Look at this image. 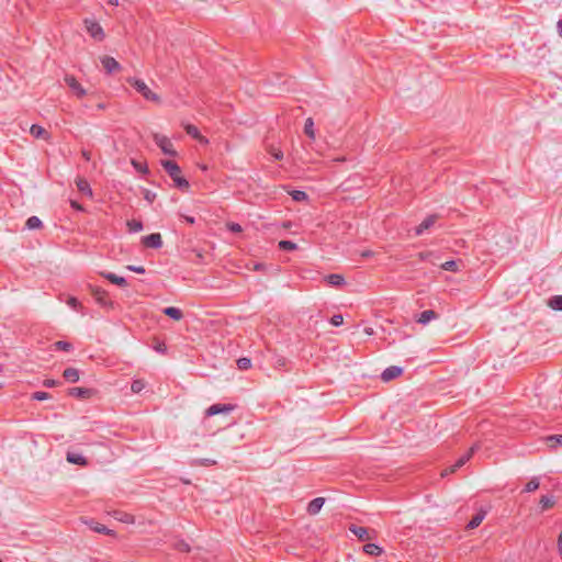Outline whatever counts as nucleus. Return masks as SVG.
Returning a JSON list of instances; mask_svg holds the SVG:
<instances>
[{
	"instance_id": "nucleus-1",
	"label": "nucleus",
	"mask_w": 562,
	"mask_h": 562,
	"mask_svg": "<svg viewBox=\"0 0 562 562\" xmlns=\"http://www.w3.org/2000/svg\"><path fill=\"white\" fill-rule=\"evenodd\" d=\"M126 81L138 92L143 95V98L149 102H153L155 104L161 103V97L159 93L155 92L144 80L130 77L126 79Z\"/></svg>"
},
{
	"instance_id": "nucleus-2",
	"label": "nucleus",
	"mask_w": 562,
	"mask_h": 562,
	"mask_svg": "<svg viewBox=\"0 0 562 562\" xmlns=\"http://www.w3.org/2000/svg\"><path fill=\"white\" fill-rule=\"evenodd\" d=\"M161 165L178 188L189 190V182L182 177L181 169L175 161L164 160Z\"/></svg>"
},
{
	"instance_id": "nucleus-3",
	"label": "nucleus",
	"mask_w": 562,
	"mask_h": 562,
	"mask_svg": "<svg viewBox=\"0 0 562 562\" xmlns=\"http://www.w3.org/2000/svg\"><path fill=\"white\" fill-rule=\"evenodd\" d=\"M85 26L87 32L97 41H103L105 37L102 26L94 20L86 19Z\"/></svg>"
},
{
	"instance_id": "nucleus-4",
	"label": "nucleus",
	"mask_w": 562,
	"mask_h": 562,
	"mask_svg": "<svg viewBox=\"0 0 562 562\" xmlns=\"http://www.w3.org/2000/svg\"><path fill=\"white\" fill-rule=\"evenodd\" d=\"M154 140L156 145L166 154L170 156H176L177 151L173 148L171 140L161 134H154Z\"/></svg>"
},
{
	"instance_id": "nucleus-5",
	"label": "nucleus",
	"mask_w": 562,
	"mask_h": 562,
	"mask_svg": "<svg viewBox=\"0 0 562 562\" xmlns=\"http://www.w3.org/2000/svg\"><path fill=\"white\" fill-rule=\"evenodd\" d=\"M235 409V405H232V404H213L211 405L206 412H205V415L206 416H214V415H217V414H225V415H228L231 414L233 411Z\"/></svg>"
},
{
	"instance_id": "nucleus-6",
	"label": "nucleus",
	"mask_w": 562,
	"mask_h": 562,
	"mask_svg": "<svg viewBox=\"0 0 562 562\" xmlns=\"http://www.w3.org/2000/svg\"><path fill=\"white\" fill-rule=\"evenodd\" d=\"M475 449H476V446L471 447L470 450L467 453H464L463 456H461L453 465H451L450 468L446 469L443 471L442 475H447L448 473H453L458 469L463 467L470 460V458L474 453Z\"/></svg>"
},
{
	"instance_id": "nucleus-7",
	"label": "nucleus",
	"mask_w": 562,
	"mask_h": 562,
	"mask_svg": "<svg viewBox=\"0 0 562 562\" xmlns=\"http://www.w3.org/2000/svg\"><path fill=\"white\" fill-rule=\"evenodd\" d=\"M475 449H476V446L471 447L470 450L467 453H464L463 456H461L453 465H451L450 468L446 469L443 471L442 475H447L448 473H453L458 469L463 467L470 460V458L474 453Z\"/></svg>"
},
{
	"instance_id": "nucleus-8",
	"label": "nucleus",
	"mask_w": 562,
	"mask_h": 562,
	"mask_svg": "<svg viewBox=\"0 0 562 562\" xmlns=\"http://www.w3.org/2000/svg\"><path fill=\"white\" fill-rule=\"evenodd\" d=\"M403 373V368L398 366H391L381 373V380L383 382H390Z\"/></svg>"
},
{
	"instance_id": "nucleus-9",
	"label": "nucleus",
	"mask_w": 562,
	"mask_h": 562,
	"mask_svg": "<svg viewBox=\"0 0 562 562\" xmlns=\"http://www.w3.org/2000/svg\"><path fill=\"white\" fill-rule=\"evenodd\" d=\"M65 82L77 94V97L82 98L86 95V89L77 81V79L74 76L67 75L65 77Z\"/></svg>"
},
{
	"instance_id": "nucleus-10",
	"label": "nucleus",
	"mask_w": 562,
	"mask_h": 562,
	"mask_svg": "<svg viewBox=\"0 0 562 562\" xmlns=\"http://www.w3.org/2000/svg\"><path fill=\"white\" fill-rule=\"evenodd\" d=\"M91 293L100 305L112 307V302L110 301L108 293L104 290L100 288H92Z\"/></svg>"
},
{
	"instance_id": "nucleus-11",
	"label": "nucleus",
	"mask_w": 562,
	"mask_h": 562,
	"mask_svg": "<svg viewBox=\"0 0 562 562\" xmlns=\"http://www.w3.org/2000/svg\"><path fill=\"white\" fill-rule=\"evenodd\" d=\"M142 243L148 248H159L162 245L161 235L154 233L143 237Z\"/></svg>"
},
{
	"instance_id": "nucleus-12",
	"label": "nucleus",
	"mask_w": 562,
	"mask_h": 562,
	"mask_svg": "<svg viewBox=\"0 0 562 562\" xmlns=\"http://www.w3.org/2000/svg\"><path fill=\"white\" fill-rule=\"evenodd\" d=\"M349 530L361 541L370 540L372 539V536L370 535V531L366 527L351 525L349 527Z\"/></svg>"
},
{
	"instance_id": "nucleus-13",
	"label": "nucleus",
	"mask_w": 562,
	"mask_h": 562,
	"mask_svg": "<svg viewBox=\"0 0 562 562\" xmlns=\"http://www.w3.org/2000/svg\"><path fill=\"white\" fill-rule=\"evenodd\" d=\"M101 63H102V66L104 67V69L109 74H111L113 71H117V70L121 69L120 64L113 57L102 56L101 57Z\"/></svg>"
},
{
	"instance_id": "nucleus-14",
	"label": "nucleus",
	"mask_w": 562,
	"mask_h": 562,
	"mask_svg": "<svg viewBox=\"0 0 562 562\" xmlns=\"http://www.w3.org/2000/svg\"><path fill=\"white\" fill-rule=\"evenodd\" d=\"M438 314L432 311V310H427V311H424L422 312L417 318H416V322L422 324V325H427L428 323H430L431 321H436L438 319Z\"/></svg>"
},
{
	"instance_id": "nucleus-15",
	"label": "nucleus",
	"mask_w": 562,
	"mask_h": 562,
	"mask_svg": "<svg viewBox=\"0 0 562 562\" xmlns=\"http://www.w3.org/2000/svg\"><path fill=\"white\" fill-rule=\"evenodd\" d=\"M268 356V360L273 364L276 369H282L286 364V359L282 353H263Z\"/></svg>"
},
{
	"instance_id": "nucleus-16",
	"label": "nucleus",
	"mask_w": 562,
	"mask_h": 562,
	"mask_svg": "<svg viewBox=\"0 0 562 562\" xmlns=\"http://www.w3.org/2000/svg\"><path fill=\"white\" fill-rule=\"evenodd\" d=\"M66 460L71 464L86 467L88 464V460L81 453L78 452H67Z\"/></svg>"
},
{
	"instance_id": "nucleus-17",
	"label": "nucleus",
	"mask_w": 562,
	"mask_h": 562,
	"mask_svg": "<svg viewBox=\"0 0 562 562\" xmlns=\"http://www.w3.org/2000/svg\"><path fill=\"white\" fill-rule=\"evenodd\" d=\"M324 504H325L324 497H316V498L312 499L307 505V513L310 515L318 514L321 512L322 507L324 506Z\"/></svg>"
},
{
	"instance_id": "nucleus-18",
	"label": "nucleus",
	"mask_w": 562,
	"mask_h": 562,
	"mask_svg": "<svg viewBox=\"0 0 562 562\" xmlns=\"http://www.w3.org/2000/svg\"><path fill=\"white\" fill-rule=\"evenodd\" d=\"M184 130L186 132L192 136L193 138H195L198 142L202 143V144H209V139L205 138L203 135H201V133L199 132L198 127L194 126V125H191V124H186L184 125Z\"/></svg>"
},
{
	"instance_id": "nucleus-19",
	"label": "nucleus",
	"mask_w": 562,
	"mask_h": 562,
	"mask_svg": "<svg viewBox=\"0 0 562 562\" xmlns=\"http://www.w3.org/2000/svg\"><path fill=\"white\" fill-rule=\"evenodd\" d=\"M30 133L35 138H42V139H45V140H49L50 139L49 133L43 126L37 125V124H33L31 126Z\"/></svg>"
},
{
	"instance_id": "nucleus-20",
	"label": "nucleus",
	"mask_w": 562,
	"mask_h": 562,
	"mask_svg": "<svg viewBox=\"0 0 562 562\" xmlns=\"http://www.w3.org/2000/svg\"><path fill=\"white\" fill-rule=\"evenodd\" d=\"M162 313L173 319L175 322H180L183 318V312L179 307L169 306L164 308Z\"/></svg>"
},
{
	"instance_id": "nucleus-21",
	"label": "nucleus",
	"mask_w": 562,
	"mask_h": 562,
	"mask_svg": "<svg viewBox=\"0 0 562 562\" xmlns=\"http://www.w3.org/2000/svg\"><path fill=\"white\" fill-rule=\"evenodd\" d=\"M76 186L81 193H83L85 195H87L89 198H92V195H93L92 190L90 188L89 182L85 178L77 177Z\"/></svg>"
},
{
	"instance_id": "nucleus-22",
	"label": "nucleus",
	"mask_w": 562,
	"mask_h": 562,
	"mask_svg": "<svg viewBox=\"0 0 562 562\" xmlns=\"http://www.w3.org/2000/svg\"><path fill=\"white\" fill-rule=\"evenodd\" d=\"M101 276L112 282L113 284H116L119 286H126L127 282L123 277H119L112 272H102Z\"/></svg>"
},
{
	"instance_id": "nucleus-23",
	"label": "nucleus",
	"mask_w": 562,
	"mask_h": 562,
	"mask_svg": "<svg viewBox=\"0 0 562 562\" xmlns=\"http://www.w3.org/2000/svg\"><path fill=\"white\" fill-rule=\"evenodd\" d=\"M436 221H437V216L436 215L428 216L416 228V234L417 235H422L426 229L431 227L436 223Z\"/></svg>"
},
{
	"instance_id": "nucleus-24",
	"label": "nucleus",
	"mask_w": 562,
	"mask_h": 562,
	"mask_svg": "<svg viewBox=\"0 0 562 562\" xmlns=\"http://www.w3.org/2000/svg\"><path fill=\"white\" fill-rule=\"evenodd\" d=\"M325 281L331 286H341L345 284V278L338 273L326 276Z\"/></svg>"
},
{
	"instance_id": "nucleus-25",
	"label": "nucleus",
	"mask_w": 562,
	"mask_h": 562,
	"mask_svg": "<svg viewBox=\"0 0 562 562\" xmlns=\"http://www.w3.org/2000/svg\"><path fill=\"white\" fill-rule=\"evenodd\" d=\"M485 515H486V513L484 510H480L479 513H476L472 517V519L468 522L467 528L475 529L476 527H479L481 525V522L483 521V519L485 518Z\"/></svg>"
},
{
	"instance_id": "nucleus-26",
	"label": "nucleus",
	"mask_w": 562,
	"mask_h": 562,
	"mask_svg": "<svg viewBox=\"0 0 562 562\" xmlns=\"http://www.w3.org/2000/svg\"><path fill=\"white\" fill-rule=\"evenodd\" d=\"M555 504V499L553 496L543 495L539 501V507L541 512L548 510L552 508Z\"/></svg>"
},
{
	"instance_id": "nucleus-27",
	"label": "nucleus",
	"mask_w": 562,
	"mask_h": 562,
	"mask_svg": "<svg viewBox=\"0 0 562 562\" xmlns=\"http://www.w3.org/2000/svg\"><path fill=\"white\" fill-rule=\"evenodd\" d=\"M89 527L98 532V533H103V535H109V536H113L114 535V531L109 529L108 527H105L104 525H101L99 522H95V521H90L89 522Z\"/></svg>"
},
{
	"instance_id": "nucleus-28",
	"label": "nucleus",
	"mask_w": 562,
	"mask_h": 562,
	"mask_svg": "<svg viewBox=\"0 0 562 562\" xmlns=\"http://www.w3.org/2000/svg\"><path fill=\"white\" fill-rule=\"evenodd\" d=\"M63 376L65 378L66 381L75 383L79 380V371L75 368H67L64 371Z\"/></svg>"
},
{
	"instance_id": "nucleus-29",
	"label": "nucleus",
	"mask_w": 562,
	"mask_h": 562,
	"mask_svg": "<svg viewBox=\"0 0 562 562\" xmlns=\"http://www.w3.org/2000/svg\"><path fill=\"white\" fill-rule=\"evenodd\" d=\"M363 551L369 554V555H373V557H379L383 553V549L375 544V543H367L364 547H363Z\"/></svg>"
},
{
	"instance_id": "nucleus-30",
	"label": "nucleus",
	"mask_w": 562,
	"mask_h": 562,
	"mask_svg": "<svg viewBox=\"0 0 562 562\" xmlns=\"http://www.w3.org/2000/svg\"><path fill=\"white\" fill-rule=\"evenodd\" d=\"M114 518L124 524H134L135 518L133 515L124 513V512H114Z\"/></svg>"
},
{
	"instance_id": "nucleus-31",
	"label": "nucleus",
	"mask_w": 562,
	"mask_h": 562,
	"mask_svg": "<svg viewBox=\"0 0 562 562\" xmlns=\"http://www.w3.org/2000/svg\"><path fill=\"white\" fill-rule=\"evenodd\" d=\"M91 391L85 387H72L69 390V395L82 398L88 397Z\"/></svg>"
},
{
	"instance_id": "nucleus-32",
	"label": "nucleus",
	"mask_w": 562,
	"mask_h": 562,
	"mask_svg": "<svg viewBox=\"0 0 562 562\" xmlns=\"http://www.w3.org/2000/svg\"><path fill=\"white\" fill-rule=\"evenodd\" d=\"M304 133L311 138L315 139L314 121L312 117L305 120Z\"/></svg>"
},
{
	"instance_id": "nucleus-33",
	"label": "nucleus",
	"mask_w": 562,
	"mask_h": 562,
	"mask_svg": "<svg viewBox=\"0 0 562 562\" xmlns=\"http://www.w3.org/2000/svg\"><path fill=\"white\" fill-rule=\"evenodd\" d=\"M216 464V461L214 459H194L191 461V465H199V467H211Z\"/></svg>"
},
{
	"instance_id": "nucleus-34",
	"label": "nucleus",
	"mask_w": 562,
	"mask_h": 562,
	"mask_svg": "<svg viewBox=\"0 0 562 562\" xmlns=\"http://www.w3.org/2000/svg\"><path fill=\"white\" fill-rule=\"evenodd\" d=\"M540 482L538 477H532L524 487V492L530 493L539 488Z\"/></svg>"
},
{
	"instance_id": "nucleus-35",
	"label": "nucleus",
	"mask_w": 562,
	"mask_h": 562,
	"mask_svg": "<svg viewBox=\"0 0 562 562\" xmlns=\"http://www.w3.org/2000/svg\"><path fill=\"white\" fill-rule=\"evenodd\" d=\"M548 305L555 311H562V295H557L550 299Z\"/></svg>"
},
{
	"instance_id": "nucleus-36",
	"label": "nucleus",
	"mask_w": 562,
	"mask_h": 562,
	"mask_svg": "<svg viewBox=\"0 0 562 562\" xmlns=\"http://www.w3.org/2000/svg\"><path fill=\"white\" fill-rule=\"evenodd\" d=\"M25 225L29 229H37L42 226V221L37 216H31Z\"/></svg>"
},
{
	"instance_id": "nucleus-37",
	"label": "nucleus",
	"mask_w": 562,
	"mask_h": 562,
	"mask_svg": "<svg viewBox=\"0 0 562 562\" xmlns=\"http://www.w3.org/2000/svg\"><path fill=\"white\" fill-rule=\"evenodd\" d=\"M126 226L130 232H140L143 229V224L136 220H130L126 222Z\"/></svg>"
},
{
	"instance_id": "nucleus-38",
	"label": "nucleus",
	"mask_w": 562,
	"mask_h": 562,
	"mask_svg": "<svg viewBox=\"0 0 562 562\" xmlns=\"http://www.w3.org/2000/svg\"><path fill=\"white\" fill-rule=\"evenodd\" d=\"M145 382L140 379H136L132 382L131 384V390L133 393H139L140 391H143L145 389Z\"/></svg>"
},
{
	"instance_id": "nucleus-39",
	"label": "nucleus",
	"mask_w": 562,
	"mask_h": 562,
	"mask_svg": "<svg viewBox=\"0 0 562 562\" xmlns=\"http://www.w3.org/2000/svg\"><path fill=\"white\" fill-rule=\"evenodd\" d=\"M173 548L180 552H189L190 551V544L186 542L184 540H177L173 543Z\"/></svg>"
},
{
	"instance_id": "nucleus-40",
	"label": "nucleus",
	"mask_w": 562,
	"mask_h": 562,
	"mask_svg": "<svg viewBox=\"0 0 562 562\" xmlns=\"http://www.w3.org/2000/svg\"><path fill=\"white\" fill-rule=\"evenodd\" d=\"M236 363H237V367L239 370H247L251 367V359L243 357V358H239L236 361Z\"/></svg>"
},
{
	"instance_id": "nucleus-41",
	"label": "nucleus",
	"mask_w": 562,
	"mask_h": 562,
	"mask_svg": "<svg viewBox=\"0 0 562 562\" xmlns=\"http://www.w3.org/2000/svg\"><path fill=\"white\" fill-rule=\"evenodd\" d=\"M131 164L133 165V167L142 172V173H147L148 172V168H147V165L145 162H140V161H137L135 159H132Z\"/></svg>"
},
{
	"instance_id": "nucleus-42",
	"label": "nucleus",
	"mask_w": 562,
	"mask_h": 562,
	"mask_svg": "<svg viewBox=\"0 0 562 562\" xmlns=\"http://www.w3.org/2000/svg\"><path fill=\"white\" fill-rule=\"evenodd\" d=\"M279 247L283 250H295L297 248L296 244L290 240H281Z\"/></svg>"
},
{
	"instance_id": "nucleus-43",
	"label": "nucleus",
	"mask_w": 562,
	"mask_h": 562,
	"mask_svg": "<svg viewBox=\"0 0 562 562\" xmlns=\"http://www.w3.org/2000/svg\"><path fill=\"white\" fill-rule=\"evenodd\" d=\"M291 195L293 200L297 202L305 201L307 199V194L304 191L295 190L291 192Z\"/></svg>"
},
{
	"instance_id": "nucleus-44",
	"label": "nucleus",
	"mask_w": 562,
	"mask_h": 562,
	"mask_svg": "<svg viewBox=\"0 0 562 562\" xmlns=\"http://www.w3.org/2000/svg\"><path fill=\"white\" fill-rule=\"evenodd\" d=\"M441 268L443 270H447V271H457L458 270V265H457L456 261L450 260V261H446L445 263H442Z\"/></svg>"
},
{
	"instance_id": "nucleus-45",
	"label": "nucleus",
	"mask_w": 562,
	"mask_h": 562,
	"mask_svg": "<svg viewBox=\"0 0 562 562\" xmlns=\"http://www.w3.org/2000/svg\"><path fill=\"white\" fill-rule=\"evenodd\" d=\"M548 441L552 443L553 447L562 445V435H552L548 437Z\"/></svg>"
},
{
	"instance_id": "nucleus-46",
	"label": "nucleus",
	"mask_w": 562,
	"mask_h": 562,
	"mask_svg": "<svg viewBox=\"0 0 562 562\" xmlns=\"http://www.w3.org/2000/svg\"><path fill=\"white\" fill-rule=\"evenodd\" d=\"M54 347L58 350H66L72 346L66 340H58L54 344Z\"/></svg>"
},
{
	"instance_id": "nucleus-47",
	"label": "nucleus",
	"mask_w": 562,
	"mask_h": 562,
	"mask_svg": "<svg viewBox=\"0 0 562 562\" xmlns=\"http://www.w3.org/2000/svg\"><path fill=\"white\" fill-rule=\"evenodd\" d=\"M342 323H344V317H342V315H341V314H336V315H334V316L330 318V324H331L333 326H336V327H337V326L342 325Z\"/></svg>"
},
{
	"instance_id": "nucleus-48",
	"label": "nucleus",
	"mask_w": 562,
	"mask_h": 562,
	"mask_svg": "<svg viewBox=\"0 0 562 562\" xmlns=\"http://www.w3.org/2000/svg\"><path fill=\"white\" fill-rule=\"evenodd\" d=\"M49 397H50V395L48 393H46V392H35L32 395V398L36 400V401H45V400H47Z\"/></svg>"
},
{
	"instance_id": "nucleus-49",
	"label": "nucleus",
	"mask_w": 562,
	"mask_h": 562,
	"mask_svg": "<svg viewBox=\"0 0 562 562\" xmlns=\"http://www.w3.org/2000/svg\"><path fill=\"white\" fill-rule=\"evenodd\" d=\"M226 227L234 233H240L243 231L241 226L237 223L228 222Z\"/></svg>"
},
{
	"instance_id": "nucleus-50",
	"label": "nucleus",
	"mask_w": 562,
	"mask_h": 562,
	"mask_svg": "<svg viewBox=\"0 0 562 562\" xmlns=\"http://www.w3.org/2000/svg\"><path fill=\"white\" fill-rule=\"evenodd\" d=\"M144 199L146 201H148L149 203H153L154 200L156 199V193L151 192L150 190H145L144 191Z\"/></svg>"
},
{
	"instance_id": "nucleus-51",
	"label": "nucleus",
	"mask_w": 562,
	"mask_h": 562,
	"mask_svg": "<svg viewBox=\"0 0 562 562\" xmlns=\"http://www.w3.org/2000/svg\"><path fill=\"white\" fill-rule=\"evenodd\" d=\"M269 151H270V154H271L276 159H282V158H283V153H282L280 149L271 148Z\"/></svg>"
},
{
	"instance_id": "nucleus-52",
	"label": "nucleus",
	"mask_w": 562,
	"mask_h": 562,
	"mask_svg": "<svg viewBox=\"0 0 562 562\" xmlns=\"http://www.w3.org/2000/svg\"><path fill=\"white\" fill-rule=\"evenodd\" d=\"M67 304L74 308L80 305L79 301L76 297H69Z\"/></svg>"
},
{
	"instance_id": "nucleus-53",
	"label": "nucleus",
	"mask_w": 562,
	"mask_h": 562,
	"mask_svg": "<svg viewBox=\"0 0 562 562\" xmlns=\"http://www.w3.org/2000/svg\"><path fill=\"white\" fill-rule=\"evenodd\" d=\"M130 270L134 271V272H137V273H144L145 272V269L144 267L139 266V267H136V266H128L127 267Z\"/></svg>"
},
{
	"instance_id": "nucleus-54",
	"label": "nucleus",
	"mask_w": 562,
	"mask_h": 562,
	"mask_svg": "<svg viewBox=\"0 0 562 562\" xmlns=\"http://www.w3.org/2000/svg\"><path fill=\"white\" fill-rule=\"evenodd\" d=\"M558 551L560 557L562 558V531L559 533L558 537Z\"/></svg>"
},
{
	"instance_id": "nucleus-55",
	"label": "nucleus",
	"mask_w": 562,
	"mask_h": 562,
	"mask_svg": "<svg viewBox=\"0 0 562 562\" xmlns=\"http://www.w3.org/2000/svg\"><path fill=\"white\" fill-rule=\"evenodd\" d=\"M56 384H57V382H56L55 380H49V379H47V380H45V381H44V385H45L46 387H53V386H55Z\"/></svg>"
},
{
	"instance_id": "nucleus-56",
	"label": "nucleus",
	"mask_w": 562,
	"mask_h": 562,
	"mask_svg": "<svg viewBox=\"0 0 562 562\" xmlns=\"http://www.w3.org/2000/svg\"><path fill=\"white\" fill-rule=\"evenodd\" d=\"M70 204H71V206H72L74 209H76V210H78V211H82V210H83L82 205H81V204H79V203H78V202H76V201H70Z\"/></svg>"
},
{
	"instance_id": "nucleus-57",
	"label": "nucleus",
	"mask_w": 562,
	"mask_h": 562,
	"mask_svg": "<svg viewBox=\"0 0 562 562\" xmlns=\"http://www.w3.org/2000/svg\"><path fill=\"white\" fill-rule=\"evenodd\" d=\"M82 157L86 160H90L91 159V154L89 151L82 150Z\"/></svg>"
},
{
	"instance_id": "nucleus-58",
	"label": "nucleus",
	"mask_w": 562,
	"mask_h": 562,
	"mask_svg": "<svg viewBox=\"0 0 562 562\" xmlns=\"http://www.w3.org/2000/svg\"><path fill=\"white\" fill-rule=\"evenodd\" d=\"M186 221H187L188 223H190V224H193V223H194V218H193V217H191V216H187V217H186Z\"/></svg>"
},
{
	"instance_id": "nucleus-59",
	"label": "nucleus",
	"mask_w": 562,
	"mask_h": 562,
	"mask_svg": "<svg viewBox=\"0 0 562 562\" xmlns=\"http://www.w3.org/2000/svg\"><path fill=\"white\" fill-rule=\"evenodd\" d=\"M110 4L112 5H117L119 1L117 0H109L108 1Z\"/></svg>"
},
{
	"instance_id": "nucleus-60",
	"label": "nucleus",
	"mask_w": 562,
	"mask_h": 562,
	"mask_svg": "<svg viewBox=\"0 0 562 562\" xmlns=\"http://www.w3.org/2000/svg\"><path fill=\"white\" fill-rule=\"evenodd\" d=\"M560 33L562 35V22H559Z\"/></svg>"
},
{
	"instance_id": "nucleus-61",
	"label": "nucleus",
	"mask_w": 562,
	"mask_h": 562,
	"mask_svg": "<svg viewBox=\"0 0 562 562\" xmlns=\"http://www.w3.org/2000/svg\"><path fill=\"white\" fill-rule=\"evenodd\" d=\"M369 255H370V252H369V251H366V252H363V254H362V256H363V257H367V256H369Z\"/></svg>"
},
{
	"instance_id": "nucleus-62",
	"label": "nucleus",
	"mask_w": 562,
	"mask_h": 562,
	"mask_svg": "<svg viewBox=\"0 0 562 562\" xmlns=\"http://www.w3.org/2000/svg\"><path fill=\"white\" fill-rule=\"evenodd\" d=\"M201 169H202V170H206V169H207V167H206L205 165H203V166H201Z\"/></svg>"
}]
</instances>
